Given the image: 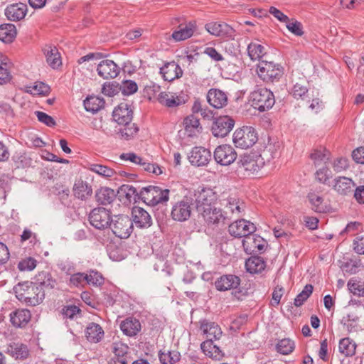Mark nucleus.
Returning a JSON list of instances; mask_svg holds the SVG:
<instances>
[{
	"mask_svg": "<svg viewBox=\"0 0 364 364\" xmlns=\"http://www.w3.org/2000/svg\"><path fill=\"white\" fill-rule=\"evenodd\" d=\"M104 330L98 323H90L85 329V337L87 340L93 343L100 342L104 337Z\"/></svg>",
	"mask_w": 364,
	"mask_h": 364,
	"instance_id": "36",
	"label": "nucleus"
},
{
	"mask_svg": "<svg viewBox=\"0 0 364 364\" xmlns=\"http://www.w3.org/2000/svg\"><path fill=\"white\" fill-rule=\"evenodd\" d=\"M118 193L120 196H124L128 203H137L141 200V191H137L136 188L129 184H124L119 188Z\"/></svg>",
	"mask_w": 364,
	"mask_h": 364,
	"instance_id": "37",
	"label": "nucleus"
},
{
	"mask_svg": "<svg viewBox=\"0 0 364 364\" xmlns=\"http://www.w3.org/2000/svg\"><path fill=\"white\" fill-rule=\"evenodd\" d=\"M264 240L259 235L251 233L245 239L242 240V246L244 250L250 254L258 253L264 250Z\"/></svg>",
	"mask_w": 364,
	"mask_h": 364,
	"instance_id": "19",
	"label": "nucleus"
},
{
	"mask_svg": "<svg viewBox=\"0 0 364 364\" xmlns=\"http://www.w3.org/2000/svg\"><path fill=\"white\" fill-rule=\"evenodd\" d=\"M196 30V23L190 21L186 24H181L178 30L172 33V38L176 41H181L191 38Z\"/></svg>",
	"mask_w": 364,
	"mask_h": 364,
	"instance_id": "32",
	"label": "nucleus"
},
{
	"mask_svg": "<svg viewBox=\"0 0 364 364\" xmlns=\"http://www.w3.org/2000/svg\"><path fill=\"white\" fill-rule=\"evenodd\" d=\"M206 31L215 36H231L234 31L233 28L224 23L210 22L205 24Z\"/></svg>",
	"mask_w": 364,
	"mask_h": 364,
	"instance_id": "30",
	"label": "nucleus"
},
{
	"mask_svg": "<svg viewBox=\"0 0 364 364\" xmlns=\"http://www.w3.org/2000/svg\"><path fill=\"white\" fill-rule=\"evenodd\" d=\"M200 329L206 336L207 339L205 341L210 339L211 341L213 342V341L219 340L223 334L219 325L215 322H210L206 320L200 322Z\"/></svg>",
	"mask_w": 364,
	"mask_h": 364,
	"instance_id": "27",
	"label": "nucleus"
},
{
	"mask_svg": "<svg viewBox=\"0 0 364 364\" xmlns=\"http://www.w3.org/2000/svg\"><path fill=\"white\" fill-rule=\"evenodd\" d=\"M97 74L104 79H112L119 73V68L111 60H103L97 65Z\"/></svg>",
	"mask_w": 364,
	"mask_h": 364,
	"instance_id": "23",
	"label": "nucleus"
},
{
	"mask_svg": "<svg viewBox=\"0 0 364 364\" xmlns=\"http://www.w3.org/2000/svg\"><path fill=\"white\" fill-rule=\"evenodd\" d=\"M240 282V278L235 274H225L216 279L215 286L220 291L235 290L239 287Z\"/></svg>",
	"mask_w": 364,
	"mask_h": 364,
	"instance_id": "18",
	"label": "nucleus"
},
{
	"mask_svg": "<svg viewBox=\"0 0 364 364\" xmlns=\"http://www.w3.org/2000/svg\"><path fill=\"white\" fill-rule=\"evenodd\" d=\"M291 93L294 97L296 99L301 98L304 100L305 98L309 97L307 88L299 83L294 85Z\"/></svg>",
	"mask_w": 364,
	"mask_h": 364,
	"instance_id": "61",
	"label": "nucleus"
},
{
	"mask_svg": "<svg viewBox=\"0 0 364 364\" xmlns=\"http://www.w3.org/2000/svg\"><path fill=\"white\" fill-rule=\"evenodd\" d=\"M194 199L185 196L182 200L176 202L172 207L171 217L176 221L183 222L189 219L191 215Z\"/></svg>",
	"mask_w": 364,
	"mask_h": 364,
	"instance_id": "9",
	"label": "nucleus"
},
{
	"mask_svg": "<svg viewBox=\"0 0 364 364\" xmlns=\"http://www.w3.org/2000/svg\"><path fill=\"white\" fill-rule=\"evenodd\" d=\"M35 114L36 115L39 122L45 124L48 127H54L56 124L55 119L51 116L47 114L45 112L36 111Z\"/></svg>",
	"mask_w": 364,
	"mask_h": 364,
	"instance_id": "64",
	"label": "nucleus"
},
{
	"mask_svg": "<svg viewBox=\"0 0 364 364\" xmlns=\"http://www.w3.org/2000/svg\"><path fill=\"white\" fill-rule=\"evenodd\" d=\"M105 103L103 98L90 96L84 101V106L87 111L95 113L104 107Z\"/></svg>",
	"mask_w": 364,
	"mask_h": 364,
	"instance_id": "46",
	"label": "nucleus"
},
{
	"mask_svg": "<svg viewBox=\"0 0 364 364\" xmlns=\"http://www.w3.org/2000/svg\"><path fill=\"white\" fill-rule=\"evenodd\" d=\"M183 124L187 135L190 137L196 136L202 129L199 119L193 114L186 117Z\"/></svg>",
	"mask_w": 364,
	"mask_h": 364,
	"instance_id": "38",
	"label": "nucleus"
},
{
	"mask_svg": "<svg viewBox=\"0 0 364 364\" xmlns=\"http://www.w3.org/2000/svg\"><path fill=\"white\" fill-rule=\"evenodd\" d=\"M356 345L349 338H343V355L352 356L355 354Z\"/></svg>",
	"mask_w": 364,
	"mask_h": 364,
	"instance_id": "60",
	"label": "nucleus"
},
{
	"mask_svg": "<svg viewBox=\"0 0 364 364\" xmlns=\"http://www.w3.org/2000/svg\"><path fill=\"white\" fill-rule=\"evenodd\" d=\"M250 100L252 106L259 112H264L272 107L274 105V96L267 88H258L251 92Z\"/></svg>",
	"mask_w": 364,
	"mask_h": 364,
	"instance_id": "5",
	"label": "nucleus"
},
{
	"mask_svg": "<svg viewBox=\"0 0 364 364\" xmlns=\"http://www.w3.org/2000/svg\"><path fill=\"white\" fill-rule=\"evenodd\" d=\"M329 156L330 154L326 149H314L310 154V158L314 161L316 166H318L321 164H324L325 166L331 165L335 172H340L341 170V166L340 165L341 159L338 158L333 163H331L329 161Z\"/></svg>",
	"mask_w": 364,
	"mask_h": 364,
	"instance_id": "13",
	"label": "nucleus"
},
{
	"mask_svg": "<svg viewBox=\"0 0 364 364\" xmlns=\"http://www.w3.org/2000/svg\"><path fill=\"white\" fill-rule=\"evenodd\" d=\"M12 160L17 168H25L28 166L30 163V159L25 154L21 152L15 153L12 157Z\"/></svg>",
	"mask_w": 364,
	"mask_h": 364,
	"instance_id": "59",
	"label": "nucleus"
},
{
	"mask_svg": "<svg viewBox=\"0 0 364 364\" xmlns=\"http://www.w3.org/2000/svg\"><path fill=\"white\" fill-rule=\"evenodd\" d=\"M307 198L311 205L312 210L318 213H324L326 206L323 203V198L314 192L309 193Z\"/></svg>",
	"mask_w": 364,
	"mask_h": 364,
	"instance_id": "48",
	"label": "nucleus"
},
{
	"mask_svg": "<svg viewBox=\"0 0 364 364\" xmlns=\"http://www.w3.org/2000/svg\"><path fill=\"white\" fill-rule=\"evenodd\" d=\"M141 200L146 204L155 206L166 203L169 199V190L159 186H149L141 189Z\"/></svg>",
	"mask_w": 364,
	"mask_h": 364,
	"instance_id": "3",
	"label": "nucleus"
},
{
	"mask_svg": "<svg viewBox=\"0 0 364 364\" xmlns=\"http://www.w3.org/2000/svg\"><path fill=\"white\" fill-rule=\"evenodd\" d=\"M364 269L361 259L355 255L343 257V271L350 274H355Z\"/></svg>",
	"mask_w": 364,
	"mask_h": 364,
	"instance_id": "29",
	"label": "nucleus"
},
{
	"mask_svg": "<svg viewBox=\"0 0 364 364\" xmlns=\"http://www.w3.org/2000/svg\"><path fill=\"white\" fill-rule=\"evenodd\" d=\"M208 103L215 108H223L228 104L227 95L218 89H210L207 94Z\"/></svg>",
	"mask_w": 364,
	"mask_h": 364,
	"instance_id": "28",
	"label": "nucleus"
},
{
	"mask_svg": "<svg viewBox=\"0 0 364 364\" xmlns=\"http://www.w3.org/2000/svg\"><path fill=\"white\" fill-rule=\"evenodd\" d=\"M133 224L139 228H148L152 225L150 214L141 207H134L132 210Z\"/></svg>",
	"mask_w": 364,
	"mask_h": 364,
	"instance_id": "22",
	"label": "nucleus"
},
{
	"mask_svg": "<svg viewBox=\"0 0 364 364\" xmlns=\"http://www.w3.org/2000/svg\"><path fill=\"white\" fill-rule=\"evenodd\" d=\"M160 73L163 75L165 80L171 82L175 79L181 77L183 75V70L177 63L172 61L166 63L161 68Z\"/></svg>",
	"mask_w": 364,
	"mask_h": 364,
	"instance_id": "26",
	"label": "nucleus"
},
{
	"mask_svg": "<svg viewBox=\"0 0 364 364\" xmlns=\"http://www.w3.org/2000/svg\"><path fill=\"white\" fill-rule=\"evenodd\" d=\"M245 267L248 272L251 274H257L265 269L266 262L261 257H251L246 260Z\"/></svg>",
	"mask_w": 364,
	"mask_h": 364,
	"instance_id": "40",
	"label": "nucleus"
},
{
	"mask_svg": "<svg viewBox=\"0 0 364 364\" xmlns=\"http://www.w3.org/2000/svg\"><path fill=\"white\" fill-rule=\"evenodd\" d=\"M5 353L15 360H25L29 355L28 346L19 342H12L8 344Z\"/></svg>",
	"mask_w": 364,
	"mask_h": 364,
	"instance_id": "25",
	"label": "nucleus"
},
{
	"mask_svg": "<svg viewBox=\"0 0 364 364\" xmlns=\"http://www.w3.org/2000/svg\"><path fill=\"white\" fill-rule=\"evenodd\" d=\"M38 280L39 281L38 284H40L43 288L47 287L49 289H53L56 284L55 279H54L51 274L48 272H43L39 274Z\"/></svg>",
	"mask_w": 364,
	"mask_h": 364,
	"instance_id": "53",
	"label": "nucleus"
},
{
	"mask_svg": "<svg viewBox=\"0 0 364 364\" xmlns=\"http://www.w3.org/2000/svg\"><path fill=\"white\" fill-rule=\"evenodd\" d=\"M16 298L27 305L35 306L40 304L45 298V291L38 283L24 282L18 283L14 288Z\"/></svg>",
	"mask_w": 364,
	"mask_h": 364,
	"instance_id": "1",
	"label": "nucleus"
},
{
	"mask_svg": "<svg viewBox=\"0 0 364 364\" xmlns=\"http://www.w3.org/2000/svg\"><path fill=\"white\" fill-rule=\"evenodd\" d=\"M356 188V184L351 178L343 176V195L354 193Z\"/></svg>",
	"mask_w": 364,
	"mask_h": 364,
	"instance_id": "62",
	"label": "nucleus"
},
{
	"mask_svg": "<svg viewBox=\"0 0 364 364\" xmlns=\"http://www.w3.org/2000/svg\"><path fill=\"white\" fill-rule=\"evenodd\" d=\"M87 279L86 273H75L73 274L70 278V282L75 287H84Z\"/></svg>",
	"mask_w": 364,
	"mask_h": 364,
	"instance_id": "63",
	"label": "nucleus"
},
{
	"mask_svg": "<svg viewBox=\"0 0 364 364\" xmlns=\"http://www.w3.org/2000/svg\"><path fill=\"white\" fill-rule=\"evenodd\" d=\"M260 79L266 82H274L279 80L283 75V68L279 64L267 60H260L257 68Z\"/></svg>",
	"mask_w": 364,
	"mask_h": 364,
	"instance_id": "7",
	"label": "nucleus"
},
{
	"mask_svg": "<svg viewBox=\"0 0 364 364\" xmlns=\"http://www.w3.org/2000/svg\"><path fill=\"white\" fill-rule=\"evenodd\" d=\"M195 196L197 210H200L203 207L208 208L215 205V203L217 200L216 193L209 188H203Z\"/></svg>",
	"mask_w": 364,
	"mask_h": 364,
	"instance_id": "17",
	"label": "nucleus"
},
{
	"mask_svg": "<svg viewBox=\"0 0 364 364\" xmlns=\"http://www.w3.org/2000/svg\"><path fill=\"white\" fill-rule=\"evenodd\" d=\"M31 314L27 309H17L10 314V321L16 328L25 327L30 321Z\"/></svg>",
	"mask_w": 364,
	"mask_h": 364,
	"instance_id": "33",
	"label": "nucleus"
},
{
	"mask_svg": "<svg viewBox=\"0 0 364 364\" xmlns=\"http://www.w3.org/2000/svg\"><path fill=\"white\" fill-rule=\"evenodd\" d=\"M213 157L217 164L221 166H228L236 160L237 154L231 145L223 144L215 148Z\"/></svg>",
	"mask_w": 364,
	"mask_h": 364,
	"instance_id": "11",
	"label": "nucleus"
},
{
	"mask_svg": "<svg viewBox=\"0 0 364 364\" xmlns=\"http://www.w3.org/2000/svg\"><path fill=\"white\" fill-rule=\"evenodd\" d=\"M133 112L127 104H120L112 113L114 120L118 124H127L132 120Z\"/></svg>",
	"mask_w": 364,
	"mask_h": 364,
	"instance_id": "31",
	"label": "nucleus"
},
{
	"mask_svg": "<svg viewBox=\"0 0 364 364\" xmlns=\"http://www.w3.org/2000/svg\"><path fill=\"white\" fill-rule=\"evenodd\" d=\"M48 64L53 68H56L61 65L60 53L56 47L46 46L43 49Z\"/></svg>",
	"mask_w": 364,
	"mask_h": 364,
	"instance_id": "43",
	"label": "nucleus"
},
{
	"mask_svg": "<svg viewBox=\"0 0 364 364\" xmlns=\"http://www.w3.org/2000/svg\"><path fill=\"white\" fill-rule=\"evenodd\" d=\"M122 331L128 336H136L141 328V323L134 317H128L120 324Z\"/></svg>",
	"mask_w": 364,
	"mask_h": 364,
	"instance_id": "35",
	"label": "nucleus"
},
{
	"mask_svg": "<svg viewBox=\"0 0 364 364\" xmlns=\"http://www.w3.org/2000/svg\"><path fill=\"white\" fill-rule=\"evenodd\" d=\"M110 228L116 237L126 239L133 231V222L127 215H115L112 219Z\"/></svg>",
	"mask_w": 364,
	"mask_h": 364,
	"instance_id": "8",
	"label": "nucleus"
},
{
	"mask_svg": "<svg viewBox=\"0 0 364 364\" xmlns=\"http://www.w3.org/2000/svg\"><path fill=\"white\" fill-rule=\"evenodd\" d=\"M314 287L311 284H306L304 289L294 299V304L299 307L308 299L313 292Z\"/></svg>",
	"mask_w": 364,
	"mask_h": 364,
	"instance_id": "51",
	"label": "nucleus"
},
{
	"mask_svg": "<svg viewBox=\"0 0 364 364\" xmlns=\"http://www.w3.org/2000/svg\"><path fill=\"white\" fill-rule=\"evenodd\" d=\"M276 348L279 353L288 355L294 350L295 343L289 338H283L277 343Z\"/></svg>",
	"mask_w": 364,
	"mask_h": 364,
	"instance_id": "50",
	"label": "nucleus"
},
{
	"mask_svg": "<svg viewBox=\"0 0 364 364\" xmlns=\"http://www.w3.org/2000/svg\"><path fill=\"white\" fill-rule=\"evenodd\" d=\"M27 13V5L23 3L10 4L5 9V16L11 21L23 19Z\"/></svg>",
	"mask_w": 364,
	"mask_h": 364,
	"instance_id": "24",
	"label": "nucleus"
},
{
	"mask_svg": "<svg viewBox=\"0 0 364 364\" xmlns=\"http://www.w3.org/2000/svg\"><path fill=\"white\" fill-rule=\"evenodd\" d=\"M211 159L210 151L202 146H195L192 149L188 159L192 165L197 166H206Z\"/></svg>",
	"mask_w": 364,
	"mask_h": 364,
	"instance_id": "16",
	"label": "nucleus"
},
{
	"mask_svg": "<svg viewBox=\"0 0 364 364\" xmlns=\"http://www.w3.org/2000/svg\"><path fill=\"white\" fill-rule=\"evenodd\" d=\"M119 89L124 95H130L136 92L138 86L133 80H124L122 81Z\"/></svg>",
	"mask_w": 364,
	"mask_h": 364,
	"instance_id": "57",
	"label": "nucleus"
},
{
	"mask_svg": "<svg viewBox=\"0 0 364 364\" xmlns=\"http://www.w3.org/2000/svg\"><path fill=\"white\" fill-rule=\"evenodd\" d=\"M331 165H326L323 168H319L316 172V178L321 183L328 184L329 186H332V188L336 191L337 192H340V188L341 186L340 185L341 176H336L331 182H330V178L332 177V171L330 170Z\"/></svg>",
	"mask_w": 364,
	"mask_h": 364,
	"instance_id": "21",
	"label": "nucleus"
},
{
	"mask_svg": "<svg viewBox=\"0 0 364 364\" xmlns=\"http://www.w3.org/2000/svg\"><path fill=\"white\" fill-rule=\"evenodd\" d=\"M198 212L208 225L216 224L220 223V220H226V216L222 212V210L217 208L215 205L208 208L203 207Z\"/></svg>",
	"mask_w": 364,
	"mask_h": 364,
	"instance_id": "20",
	"label": "nucleus"
},
{
	"mask_svg": "<svg viewBox=\"0 0 364 364\" xmlns=\"http://www.w3.org/2000/svg\"><path fill=\"white\" fill-rule=\"evenodd\" d=\"M122 127L118 129L117 134L119 138L124 140H130L133 139L139 132L138 126L131 122L127 124H121Z\"/></svg>",
	"mask_w": 364,
	"mask_h": 364,
	"instance_id": "44",
	"label": "nucleus"
},
{
	"mask_svg": "<svg viewBox=\"0 0 364 364\" xmlns=\"http://www.w3.org/2000/svg\"><path fill=\"white\" fill-rule=\"evenodd\" d=\"M286 27L291 33L296 36H301L304 34L301 23L294 18L289 19L287 21Z\"/></svg>",
	"mask_w": 364,
	"mask_h": 364,
	"instance_id": "56",
	"label": "nucleus"
},
{
	"mask_svg": "<svg viewBox=\"0 0 364 364\" xmlns=\"http://www.w3.org/2000/svg\"><path fill=\"white\" fill-rule=\"evenodd\" d=\"M89 221L96 229L104 230L110 228L111 212L105 208H94L89 215Z\"/></svg>",
	"mask_w": 364,
	"mask_h": 364,
	"instance_id": "10",
	"label": "nucleus"
},
{
	"mask_svg": "<svg viewBox=\"0 0 364 364\" xmlns=\"http://www.w3.org/2000/svg\"><path fill=\"white\" fill-rule=\"evenodd\" d=\"M159 358L161 364H175L180 360V353L176 350H168L167 352L160 350Z\"/></svg>",
	"mask_w": 364,
	"mask_h": 364,
	"instance_id": "49",
	"label": "nucleus"
},
{
	"mask_svg": "<svg viewBox=\"0 0 364 364\" xmlns=\"http://www.w3.org/2000/svg\"><path fill=\"white\" fill-rule=\"evenodd\" d=\"M73 191L74 196L82 200H87L92 194V186L80 178L75 181Z\"/></svg>",
	"mask_w": 364,
	"mask_h": 364,
	"instance_id": "34",
	"label": "nucleus"
},
{
	"mask_svg": "<svg viewBox=\"0 0 364 364\" xmlns=\"http://www.w3.org/2000/svg\"><path fill=\"white\" fill-rule=\"evenodd\" d=\"M264 165V159L262 154H244L237 161V171L245 176H250L258 173Z\"/></svg>",
	"mask_w": 364,
	"mask_h": 364,
	"instance_id": "2",
	"label": "nucleus"
},
{
	"mask_svg": "<svg viewBox=\"0 0 364 364\" xmlns=\"http://www.w3.org/2000/svg\"><path fill=\"white\" fill-rule=\"evenodd\" d=\"M95 198L100 204L107 205L115 200L116 193L112 188L102 187L96 192Z\"/></svg>",
	"mask_w": 364,
	"mask_h": 364,
	"instance_id": "39",
	"label": "nucleus"
},
{
	"mask_svg": "<svg viewBox=\"0 0 364 364\" xmlns=\"http://www.w3.org/2000/svg\"><path fill=\"white\" fill-rule=\"evenodd\" d=\"M17 34L16 28L12 23H4L0 26V40L4 43H11Z\"/></svg>",
	"mask_w": 364,
	"mask_h": 364,
	"instance_id": "45",
	"label": "nucleus"
},
{
	"mask_svg": "<svg viewBox=\"0 0 364 364\" xmlns=\"http://www.w3.org/2000/svg\"><path fill=\"white\" fill-rule=\"evenodd\" d=\"M187 100L188 96L183 93L176 95L171 92H161L157 97L158 102L168 108H174L184 105Z\"/></svg>",
	"mask_w": 364,
	"mask_h": 364,
	"instance_id": "15",
	"label": "nucleus"
},
{
	"mask_svg": "<svg viewBox=\"0 0 364 364\" xmlns=\"http://www.w3.org/2000/svg\"><path fill=\"white\" fill-rule=\"evenodd\" d=\"M257 140L258 136L255 129L249 126L237 129L232 137L235 146L244 149L252 147Z\"/></svg>",
	"mask_w": 364,
	"mask_h": 364,
	"instance_id": "4",
	"label": "nucleus"
},
{
	"mask_svg": "<svg viewBox=\"0 0 364 364\" xmlns=\"http://www.w3.org/2000/svg\"><path fill=\"white\" fill-rule=\"evenodd\" d=\"M203 352L210 358L215 360H220L223 357V353L220 348L213 344V342L209 341H203L200 345Z\"/></svg>",
	"mask_w": 364,
	"mask_h": 364,
	"instance_id": "41",
	"label": "nucleus"
},
{
	"mask_svg": "<svg viewBox=\"0 0 364 364\" xmlns=\"http://www.w3.org/2000/svg\"><path fill=\"white\" fill-rule=\"evenodd\" d=\"M248 55L252 60H260L265 54V48L258 42H252L247 46Z\"/></svg>",
	"mask_w": 364,
	"mask_h": 364,
	"instance_id": "47",
	"label": "nucleus"
},
{
	"mask_svg": "<svg viewBox=\"0 0 364 364\" xmlns=\"http://www.w3.org/2000/svg\"><path fill=\"white\" fill-rule=\"evenodd\" d=\"M235 121L228 116H220L216 118L212 125V134L216 137L227 136L233 129Z\"/></svg>",
	"mask_w": 364,
	"mask_h": 364,
	"instance_id": "14",
	"label": "nucleus"
},
{
	"mask_svg": "<svg viewBox=\"0 0 364 364\" xmlns=\"http://www.w3.org/2000/svg\"><path fill=\"white\" fill-rule=\"evenodd\" d=\"M87 279H86L87 284H92L95 287H99L104 283V277L102 275L94 270H90L86 274Z\"/></svg>",
	"mask_w": 364,
	"mask_h": 364,
	"instance_id": "54",
	"label": "nucleus"
},
{
	"mask_svg": "<svg viewBox=\"0 0 364 364\" xmlns=\"http://www.w3.org/2000/svg\"><path fill=\"white\" fill-rule=\"evenodd\" d=\"M349 292L358 297L364 296V280L358 277L350 278L347 282Z\"/></svg>",
	"mask_w": 364,
	"mask_h": 364,
	"instance_id": "42",
	"label": "nucleus"
},
{
	"mask_svg": "<svg viewBox=\"0 0 364 364\" xmlns=\"http://www.w3.org/2000/svg\"><path fill=\"white\" fill-rule=\"evenodd\" d=\"M280 144L279 142L268 143L262 151V156L267 158V160L276 158L279 155Z\"/></svg>",
	"mask_w": 364,
	"mask_h": 364,
	"instance_id": "52",
	"label": "nucleus"
},
{
	"mask_svg": "<svg viewBox=\"0 0 364 364\" xmlns=\"http://www.w3.org/2000/svg\"><path fill=\"white\" fill-rule=\"evenodd\" d=\"M256 227L250 221L240 219L232 223L228 227V232L230 235L240 238L244 237L245 239L251 233H254L256 231Z\"/></svg>",
	"mask_w": 364,
	"mask_h": 364,
	"instance_id": "12",
	"label": "nucleus"
},
{
	"mask_svg": "<svg viewBox=\"0 0 364 364\" xmlns=\"http://www.w3.org/2000/svg\"><path fill=\"white\" fill-rule=\"evenodd\" d=\"M220 204L223 208V213L228 219L231 215L239 216L244 211L245 205L235 194L223 193L219 198Z\"/></svg>",
	"mask_w": 364,
	"mask_h": 364,
	"instance_id": "6",
	"label": "nucleus"
},
{
	"mask_svg": "<svg viewBox=\"0 0 364 364\" xmlns=\"http://www.w3.org/2000/svg\"><path fill=\"white\" fill-rule=\"evenodd\" d=\"M90 170L106 178L113 176L115 173L113 169L100 164H91Z\"/></svg>",
	"mask_w": 364,
	"mask_h": 364,
	"instance_id": "55",
	"label": "nucleus"
},
{
	"mask_svg": "<svg viewBox=\"0 0 364 364\" xmlns=\"http://www.w3.org/2000/svg\"><path fill=\"white\" fill-rule=\"evenodd\" d=\"M36 259L31 257H27L18 262V269L20 271H31L36 268Z\"/></svg>",
	"mask_w": 364,
	"mask_h": 364,
	"instance_id": "58",
	"label": "nucleus"
}]
</instances>
